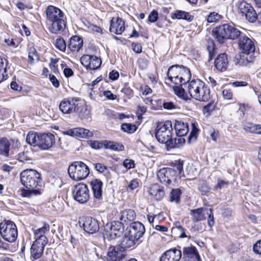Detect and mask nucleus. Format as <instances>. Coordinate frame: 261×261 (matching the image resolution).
Masks as SVG:
<instances>
[{
  "mask_svg": "<svg viewBox=\"0 0 261 261\" xmlns=\"http://www.w3.org/2000/svg\"><path fill=\"white\" fill-rule=\"evenodd\" d=\"M124 22L119 17H113L111 21L110 31L117 35H120L124 31Z\"/></svg>",
  "mask_w": 261,
  "mask_h": 261,
  "instance_id": "obj_20",
  "label": "nucleus"
},
{
  "mask_svg": "<svg viewBox=\"0 0 261 261\" xmlns=\"http://www.w3.org/2000/svg\"><path fill=\"white\" fill-rule=\"evenodd\" d=\"M163 107L165 109L171 110L179 109L178 106L171 101H165L163 103Z\"/></svg>",
  "mask_w": 261,
  "mask_h": 261,
  "instance_id": "obj_53",
  "label": "nucleus"
},
{
  "mask_svg": "<svg viewBox=\"0 0 261 261\" xmlns=\"http://www.w3.org/2000/svg\"><path fill=\"white\" fill-rule=\"evenodd\" d=\"M73 196L74 199L79 203H84L87 202L90 198L87 186L81 183L75 186Z\"/></svg>",
  "mask_w": 261,
  "mask_h": 261,
  "instance_id": "obj_9",
  "label": "nucleus"
},
{
  "mask_svg": "<svg viewBox=\"0 0 261 261\" xmlns=\"http://www.w3.org/2000/svg\"><path fill=\"white\" fill-rule=\"evenodd\" d=\"M79 117L82 120H89L91 118L90 110L87 106H83L81 108L79 113Z\"/></svg>",
  "mask_w": 261,
  "mask_h": 261,
  "instance_id": "obj_41",
  "label": "nucleus"
},
{
  "mask_svg": "<svg viewBox=\"0 0 261 261\" xmlns=\"http://www.w3.org/2000/svg\"><path fill=\"white\" fill-rule=\"evenodd\" d=\"M121 128L125 132L132 133L136 130V127L135 125H132L129 123H123L121 126Z\"/></svg>",
  "mask_w": 261,
  "mask_h": 261,
  "instance_id": "obj_49",
  "label": "nucleus"
},
{
  "mask_svg": "<svg viewBox=\"0 0 261 261\" xmlns=\"http://www.w3.org/2000/svg\"><path fill=\"white\" fill-rule=\"evenodd\" d=\"M149 194L156 200H162L165 196V191L162 186L154 184L150 186L148 191Z\"/></svg>",
  "mask_w": 261,
  "mask_h": 261,
  "instance_id": "obj_23",
  "label": "nucleus"
},
{
  "mask_svg": "<svg viewBox=\"0 0 261 261\" xmlns=\"http://www.w3.org/2000/svg\"><path fill=\"white\" fill-rule=\"evenodd\" d=\"M0 234L6 241L14 242L18 237L16 224L10 220H4L0 223Z\"/></svg>",
  "mask_w": 261,
  "mask_h": 261,
  "instance_id": "obj_5",
  "label": "nucleus"
},
{
  "mask_svg": "<svg viewBox=\"0 0 261 261\" xmlns=\"http://www.w3.org/2000/svg\"><path fill=\"white\" fill-rule=\"evenodd\" d=\"M20 180L27 189H37L41 182L40 174L33 169L23 170L20 174Z\"/></svg>",
  "mask_w": 261,
  "mask_h": 261,
  "instance_id": "obj_4",
  "label": "nucleus"
},
{
  "mask_svg": "<svg viewBox=\"0 0 261 261\" xmlns=\"http://www.w3.org/2000/svg\"><path fill=\"white\" fill-rule=\"evenodd\" d=\"M83 45L82 38L78 36H74L70 39L68 48L72 52H78Z\"/></svg>",
  "mask_w": 261,
  "mask_h": 261,
  "instance_id": "obj_28",
  "label": "nucleus"
},
{
  "mask_svg": "<svg viewBox=\"0 0 261 261\" xmlns=\"http://www.w3.org/2000/svg\"><path fill=\"white\" fill-rule=\"evenodd\" d=\"M181 257V251L171 249L166 251L161 257L160 261H179Z\"/></svg>",
  "mask_w": 261,
  "mask_h": 261,
  "instance_id": "obj_21",
  "label": "nucleus"
},
{
  "mask_svg": "<svg viewBox=\"0 0 261 261\" xmlns=\"http://www.w3.org/2000/svg\"><path fill=\"white\" fill-rule=\"evenodd\" d=\"M214 37L220 43H223L227 39H236L243 35L241 32L233 25L224 24L217 27L213 31Z\"/></svg>",
  "mask_w": 261,
  "mask_h": 261,
  "instance_id": "obj_3",
  "label": "nucleus"
},
{
  "mask_svg": "<svg viewBox=\"0 0 261 261\" xmlns=\"http://www.w3.org/2000/svg\"><path fill=\"white\" fill-rule=\"evenodd\" d=\"M229 184V182L228 180H225L220 178H218L217 184L214 187V189L217 190H221L222 188H227Z\"/></svg>",
  "mask_w": 261,
  "mask_h": 261,
  "instance_id": "obj_47",
  "label": "nucleus"
},
{
  "mask_svg": "<svg viewBox=\"0 0 261 261\" xmlns=\"http://www.w3.org/2000/svg\"><path fill=\"white\" fill-rule=\"evenodd\" d=\"M55 143V136L51 133L40 134L38 137V147L41 149L47 150Z\"/></svg>",
  "mask_w": 261,
  "mask_h": 261,
  "instance_id": "obj_16",
  "label": "nucleus"
},
{
  "mask_svg": "<svg viewBox=\"0 0 261 261\" xmlns=\"http://www.w3.org/2000/svg\"><path fill=\"white\" fill-rule=\"evenodd\" d=\"M158 18V13L156 11H152L148 16V19L150 22H155Z\"/></svg>",
  "mask_w": 261,
  "mask_h": 261,
  "instance_id": "obj_60",
  "label": "nucleus"
},
{
  "mask_svg": "<svg viewBox=\"0 0 261 261\" xmlns=\"http://www.w3.org/2000/svg\"><path fill=\"white\" fill-rule=\"evenodd\" d=\"M176 86H174L173 87L175 94L177 95L178 97L181 98H185V90L182 87L183 85H176Z\"/></svg>",
  "mask_w": 261,
  "mask_h": 261,
  "instance_id": "obj_46",
  "label": "nucleus"
},
{
  "mask_svg": "<svg viewBox=\"0 0 261 261\" xmlns=\"http://www.w3.org/2000/svg\"><path fill=\"white\" fill-rule=\"evenodd\" d=\"M103 147L105 149H109L115 151H122L124 149V147L122 144L107 140L103 141Z\"/></svg>",
  "mask_w": 261,
  "mask_h": 261,
  "instance_id": "obj_35",
  "label": "nucleus"
},
{
  "mask_svg": "<svg viewBox=\"0 0 261 261\" xmlns=\"http://www.w3.org/2000/svg\"><path fill=\"white\" fill-rule=\"evenodd\" d=\"M172 123L166 121L164 124L159 125L155 132L157 140L161 143H166L172 137Z\"/></svg>",
  "mask_w": 261,
  "mask_h": 261,
  "instance_id": "obj_7",
  "label": "nucleus"
},
{
  "mask_svg": "<svg viewBox=\"0 0 261 261\" xmlns=\"http://www.w3.org/2000/svg\"><path fill=\"white\" fill-rule=\"evenodd\" d=\"M249 9L244 15L249 22H254L257 20V15L252 6Z\"/></svg>",
  "mask_w": 261,
  "mask_h": 261,
  "instance_id": "obj_42",
  "label": "nucleus"
},
{
  "mask_svg": "<svg viewBox=\"0 0 261 261\" xmlns=\"http://www.w3.org/2000/svg\"><path fill=\"white\" fill-rule=\"evenodd\" d=\"M251 6L245 1H241L238 4V8L239 11L245 14L250 9Z\"/></svg>",
  "mask_w": 261,
  "mask_h": 261,
  "instance_id": "obj_43",
  "label": "nucleus"
},
{
  "mask_svg": "<svg viewBox=\"0 0 261 261\" xmlns=\"http://www.w3.org/2000/svg\"><path fill=\"white\" fill-rule=\"evenodd\" d=\"M64 19L48 22L49 31L53 34H58L63 31L65 28Z\"/></svg>",
  "mask_w": 261,
  "mask_h": 261,
  "instance_id": "obj_22",
  "label": "nucleus"
},
{
  "mask_svg": "<svg viewBox=\"0 0 261 261\" xmlns=\"http://www.w3.org/2000/svg\"><path fill=\"white\" fill-rule=\"evenodd\" d=\"M145 231L144 225L140 222H135L130 226L129 229L127 231L131 237H134L137 240H139L144 234Z\"/></svg>",
  "mask_w": 261,
  "mask_h": 261,
  "instance_id": "obj_19",
  "label": "nucleus"
},
{
  "mask_svg": "<svg viewBox=\"0 0 261 261\" xmlns=\"http://www.w3.org/2000/svg\"><path fill=\"white\" fill-rule=\"evenodd\" d=\"M157 176L161 182L170 185L172 181H175L176 171L170 168H164L158 172Z\"/></svg>",
  "mask_w": 261,
  "mask_h": 261,
  "instance_id": "obj_10",
  "label": "nucleus"
},
{
  "mask_svg": "<svg viewBox=\"0 0 261 261\" xmlns=\"http://www.w3.org/2000/svg\"><path fill=\"white\" fill-rule=\"evenodd\" d=\"M47 243L35 240L31 246L30 249V258L32 261H36L41 258L43 255L44 247ZM39 261H45L41 259Z\"/></svg>",
  "mask_w": 261,
  "mask_h": 261,
  "instance_id": "obj_15",
  "label": "nucleus"
},
{
  "mask_svg": "<svg viewBox=\"0 0 261 261\" xmlns=\"http://www.w3.org/2000/svg\"><path fill=\"white\" fill-rule=\"evenodd\" d=\"M207 50L209 55V61L211 60L214 56L215 52V45L213 41L210 42L207 46Z\"/></svg>",
  "mask_w": 261,
  "mask_h": 261,
  "instance_id": "obj_50",
  "label": "nucleus"
},
{
  "mask_svg": "<svg viewBox=\"0 0 261 261\" xmlns=\"http://www.w3.org/2000/svg\"><path fill=\"white\" fill-rule=\"evenodd\" d=\"M49 230V225L44 224L40 228L34 230V234L36 241H39L45 243H48V240L45 236V233Z\"/></svg>",
  "mask_w": 261,
  "mask_h": 261,
  "instance_id": "obj_27",
  "label": "nucleus"
},
{
  "mask_svg": "<svg viewBox=\"0 0 261 261\" xmlns=\"http://www.w3.org/2000/svg\"><path fill=\"white\" fill-rule=\"evenodd\" d=\"M187 90L190 96L197 100L206 101L210 98L209 88L199 79L189 82Z\"/></svg>",
  "mask_w": 261,
  "mask_h": 261,
  "instance_id": "obj_1",
  "label": "nucleus"
},
{
  "mask_svg": "<svg viewBox=\"0 0 261 261\" xmlns=\"http://www.w3.org/2000/svg\"><path fill=\"white\" fill-rule=\"evenodd\" d=\"M183 164L184 162L182 160H179L176 161L174 163V168L176 171V173L178 172V174H180L183 170Z\"/></svg>",
  "mask_w": 261,
  "mask_h": 261,
  "instance_id": "obj_56",
  "label": "nucleus"
},
{
  "mask_svg": "<svg viewBox=\"0 0 261 261\" xmlns=\"http://www.w3.org/2000/svg\"><path fill=\"white\" fill-rule=\"evenodd\" d=\"M124 227L122 222L113 221L105 226V235L108 239H114L123 233Z\"/></svg>",
  "mask_w": 261,
  "mask_h": 261,
  "instance_id": "obj_8",
  "label": "nucleus"
},
{
  "mask_svg": "<svg viewBox=\"0 0 261 261\" xmlns=\"http://www.w3.org/2000/svg\"><path fill=\"white\" fill-rule=\"evenodd\" d=\"M238 46L242 53L254 54L255 49L254 40L244 34L239 38Z\"/></svg>",
  "mask_w": 261,
  "mask_h": 261,
  "instance_id": "obj_11",
  "label": "nucleus"
},
{
  "mask_svg": "<svg viewBox=\"0 0 261 261\" xmlns=\"http://www.w3.org/2000/svg\"><path fill=\"white\" fill-rule=\"evenodd\" d=\"M171 17L173 19H184L189 21H192L193 19V17L189 13L181 10L175 11L171 14Z\"/></svg>",
  "mask_w": 261,
  "mask_h": 261,
  "instance_id": "obj_34",
  "label": "nucleus"
},
{
  "mask_svg": "<svg viewBox=\"0 0 261 261\" xmlns=\"http://www.w3.org/2000/svg\"><path fill=\"white\" fill-rule=\"evenodd\" d=\"M55 46L56 48L62 51H65L66 50V43L65 40L62 38L60 37L56 39Z\"/></svg>",
  "mask_w": 261,
  "mask_h": 261,
  "instance_id": "obj_45",
  "label": "nucleus"
},
{
  "mask_svg": "<svg viewBox=\"0 0 261 261\" xmlns=\"http://www.w3.org/2000/svg\"><path fill=\"white\" fill-rule=\"evenodd\" d=\"M20 195L23 197H30L33 195H38L41 194L39 189H22L20 191Z\"/></svg>",
  "mask_w": 261,
  "mask_h": 261,
  "instance_id": "obj_39",
  "label": "nucleus"
},
{
  "mask_svg": "<svg viewBox=\"0 0 261 261\" xmlns=\"http://www.w3.org/2000/svg\"><path fill=\"white\" fill-rule=\"evenodd\" d=\"M28 57L31 63H33L35 60H38V56L34 47L30 48Z\"/></svg>",
  "mask_w": 261,
  "mask_h": 261,
  "instance_id": "obj_48",
  "label": "nucleus"
},
{
  "mask_svg": "<svg viewBox=\"0 0 261 261\" xmlns=\"http://www.w3.org/2000/svg\"><path fill=\"white\" fill-rule=\"evenodd\" d=\"M183 256L185 260L195 256H198L199 253L195 247L193 246L185 247L182 249Z\"/></svg>",
  "mask_w": 261,
  "mask_h": 261,
  "instance_id": "obj_33",
  "label": "nucleus"
},
{
  "mask_svg": "<svg viewBox=\"0 0 261 261\" xmlns=\"http://www.w3.org/2000/svg\"><path fill=\"white\" fill-rule=\"evenodd\" d=\"M82 223L84 230L89 233H93L99 230V226L98 221L91 217H86L79 222Z\"/></svg>",
  "mask_w": 261,
  "mask_h": 261,
  "instance_id": "obj_17",
  "label": "nucleus"
},
{
  "mask_svg": "<svg viewBox=\"0 0 261 261\" xmlns=\"http://www.w3.org/2000/svg\"><path fill=\"white\" fill-rule=\"evenodd\" d=\"M125 251L120 246H110L108 250L107 261H122L125 256Z\"/></svg>",
  "mask_w": 261,
  "mask_h": 261,
  "instance_id": "obj_14",
  "label": "nucleus"
},
{
  "mask_svg": "<svg viewBox=\"0 0 261 261\" xmlns=\"http://www.w3.org/2000/svg\"><path fill=\"white\" fill-rule=\"evenodd\" d=\"M228 64V59L225 53L220 54L215 60V66L218 70L220 71H225Z\"/></svg>",
  "mask_w": 261,
  "mask_h": 261,
  "instance_id": "obj_26",
  "label": "nucleus"
},
{
  "mask_svg": "<svg viewBox=\"0 0 261 261\" xmlns=\"http://www.w3.org/2000/svg\"><path fill=\"white\" fill-rule=\"evenodd\" d=\"M220 16L217 13L213 12L210 13L207 18V21L208 22H214L220 19Z\"/></svg>",
  "mask_w": 261,
  "mask_h": 261,
  "instance_id": "obj_52",
  "label": "nucleus"
},
{
  "mask_svg": "<svg viewBox=\"0 0 261 261\" xmlns=\"http://www.w3.org/2000/svg\"><path fill=\"white\" fill-rule=\"evenodd\" d=\"M185 142V140L182 138L170 139L165 144L168 149L179 148L183 145Z\"/></svg>",
  "mask_w": 261,
  "mask_h": 261,
  "instance_id": "obj_36",
  "label": "nucleus"
},
{
  "mask_svg": "<svg viewBox=\"0 0 261 261\" xmlns=\"http://www.w3.org/2000/svg\"><path fill=\"white\" fill-rule=\"evenodd\" d=\"M76 137L88 138L93 136V133L89 129L83 127H76Z\"/></svg>",
  "mask_w": 261,
  "mask_h": 261,
  "instance_id": "obj_38",
  "label": "nucleus"
},
{
  "mask_svg": "<svg viewBox=\"0 0 261 261\" xmlns=\"http://www.w3.org/2000/svg\"><path fill=\"white\" fill-rule=\"evenodd\" d=\"M123 166L127 169H130L135 167V164L131 159H125L123 162Z\"/></svg>",
  "mask_w": 261,
  "mask_h": 261,
  "instance_id": "obj_54",
  "label": "nucleus"
},
{
  "mask_svg": "<svg viewBox=\"0 0 261 261\" xmlns=\"http://www.w3.org/2000/svg\"><path fill=\"white\" fill-rule=\"evenodd\" d=\"M254 60L253 54L242 53L236 56L235 63L239 66H244L253 62Z\"/></svg>",
  "mask_w": 261,
  "mask_h": 261,
  "instance_id": "obj_24",
  "label": "nucleus"
},
{
  "mask_svg": "<svg viewBox=\"0 0 261 261\" xmlns=\"http://www.w3.org/2000/svg\"><path fill=\"white\" fill-rule=\"evenodd\" d=\"M90 146L92 148L98 149L103 146V142H101L98 141H91Z\"/></svg>",
  "mask_w": 261,
  "mask_h": 261,
  "instance_id": "obj_62",
  "label": "nucleus"
},
{
  "mask_svg": "<svg viewBox=\"0 0 261 261\" xmlns=\"http://www.w3.org/2000/svg\"><path fill=\"white\" fill-rule=\"evenodd\" d=\"M48 22L65 18L64 13L59 8L53 6H49L46 10Z\"/></svg>",
  "mask_w": 261,
  "mask_h": 261,
  "instance_id": "obj_18",
  "label": "nucleus"
},
{
  "mask_svg": "<svg viewBox=\"0 0 261 261\" xmlns=\"http://www.w3.org/2000/svg\"><path fill=\"white\" fill-rule=\"evenodd\" d=\"M138 241V240L134 237H131L130 234L128 232H126L125 233L121 242V246H120L125 251L126 249L134 246Z\"/></svg>",
  "mask_w": 261,
  "mask_h": 261,
  "instance_id": "obj_30",
  "label": "nucleus"
},
{
  "mask_svg": "<svg viewBox=\"0 0 261 261\" xmlns=\"http://www.w3.org/2000/svg\"><path fill=\"white\" fill-rule=\"evenodd\" d=\"M207 209L198 208L191 211L190 214L192 216V220L194 222L203 221L206 219V212Z\"/></svg>",
  "mask_w": 261,
  "mask_h": 261,
  "instance_id": "obj_29",
  "label": "nucleus"
},
{
  "mask_svg": "<svg viewBox=\"0 0 261 261\" xmlns=\"http://www.w3.org/2000/svg\"><path fill=\"white\" fill-rule=\"evenodd\" d=\"M82 64L87 69L95 70L100 67L101 60L95 56L84 55L81 58Z\"/></svg>",
  "mask_w": 261,
  "mask_h": 261,
  "instance_id": "obj_12",
  "label": "nucleus"
},
{
  "mask_svg": "<svg viewBox=\"0 0 261 261\" xmlns=\"http://www.w3.org/2000/svg\"><path fill=\"white\" fill-rule=\"evenodd\" d=\"M181 191L179 189H173L170 194L171 201L178 202L179 200Z\"/></svg>",
  "mask_w": 261,
  "mask_h": 261,
  "instance_id": "obj_44",
  "label": "nucleus"
},
{
  "mask_svg": "<svg viewBox=\"0 0 261 261\" xmlns=\"http://www.w3.org/2000/svg\"><path fill=\"white\" fill-rule=\"evenodd\" d=\"M255 125L251 123H247L244 126V129L248 133L254 134Z\"/></svg>",
  "mask_w": 261,
  "mask_h": 261,
  "instance_id": "obj_59",
  "label": "nucleus"
},
{
  "mask_svg": "<svg viewBox=\"0 0 261 261\" xmlns=\"http://www.w3.org/2000/svg\"><path fill=\"white\" fill-rule=\"evenodd\" d=\"M168 79L175 85H185L189 82L191 74L189 69L182 65L170 67L167 72Z\"/></svg>",
  "mask_w": 261,
  "mask_h": 261,
  "instance_id": "obj_2",
  "label": "nucleus"
},
{
  "mask_svg": "<svg viewBox=\"0 0 261 261\" xmlns=\"http://www.w3.org/2000/svg\"><path fill=\"white\" fill-rule=\"evenodd\" d=\"M39 135V134L35 132H30L26 137L27 142L31 145L38 146V137Z\"/></svg>",
  "mask_w": 261,
  "mask_h": 261,
  "instance_id": "obj_40",
  "label": "nucleus"
},
{
  "mask_svg": "<svg viewBox=\"0 0 261 261\" xmlns=\"http://www.w3.org/2000/svg\"><path fill=\"white\" fill-rule=\"evenodd\" d=\"M139 186V180L138 179H134L131 180L128 185V188L130 190H134Z\"/></svg>",
  "mask_w": 261,
  "mask_h": 261,
  "instance_id": "obj_63",
  "label": "nucleus"
},
{
  "mask_svg": "<svg viewBox=\"0 0 261 261\" xmlns=\"http://www.w3.org/2000/svg\"><path fill=\"white\" fill-rule=\"evenodd\" d=\"M68 172L70 177L73 180H81L88 176L89 169L83 162H74L69 166Z\"/></svg>",
  "mask_w": 261,
  "mask_h": 261,
  "instance_id": "obj_6",
  "label": "nucleus"
},
{
  "mask_svg": "<svg viewBox=\"0 0 261 261\" xmlns=\"http://www.w3.org/2000/svg\"><path fill=\"white\" fill-rule=\"evenodd\" d=\"M78 102L77 98L64 99L60 102L59 109L64 114H72L76 111Z\"/></svg>",
  "mask_w": 261,
  "mask_h": 261,
  "instance_id": "obj_13",
  "label": "nucleus"
},
{
  "mask_svg": "<svg viewBox=\"0 0 261 261\" xmlns=\"http://www.w3.org/2000/svg\"><path fill=\"white\" fill-rule=\"evenodd\" d=\"M49 78L50 82L55 87L58 88L59 87L60 83L54 75L50 74Z\"/></svg>",
  "mask_w": 261,
  "mask_h": 261,
  "instance_id": "obj_64",
  "label": "nucleus"
},
{
  "mask_svg": "<svg viewBox=\"0 0 261 261\" xmlns=\"http://www.w3.org/2000/svg\"><path fill=\"white\" fill-rule=\"evenodd\" d=\"M174 129L177 135L179 137L186 135L189 131L187 123L178 120L175 121Z\"/></svg>",
  "mask_w": 261,
  "mask_h": 261,
  "instance_id": "obj_31",
  "label": "nucleus"
},
{
  "mask_svg": "<svg viewBox=\"0 0 261 261\" xmlns=\"http://www.w3.org/2000/svg\"><path fill=\"white\" fill-rule=\"evenodd\" d=\"M253 251L255 254L261 255V239L253 245Z\"/></svg>",
  "mask_w": 261,
  "mask_h": 261,
  "instance_id": "obj_58",
  "label": "nucleus"
},
{
  "mask_svg": "<svg viewBox=\"0 0 261 261\" xmlns=\"http://www.w3.org/2000/svg\"><path fill=\"white\" fill-rule=\"evenodd\" d=\"M90 185L94 198L98 200H101L102 193V182L99 179H94L91 181Z\"/></svg>",
  "mask_w": 261,
  "mask_h": 261,
  "instance_id": "obj_25",
  "label": "nucleus"
},
{
  "mask_svg": "<svg viewBox=\"0 0 261 261\" xmlns=\"http://www.w3.org/2000/svg\"><path fill=\"white\" fill-rule=\"evenodd\" d=\"M10 143L6 138L0 139V152L2 155L8 156L9 153Z\"/></svg>",
  "mask_w": 261,
  "mask_h": 261,
  "instance_id": "obj_37",
  "label": "nucleus"
},
{
  "mask_svg": "<svg viewBox=\"0 0 261 261\" xmlns=\"http://www.w3.org/2000/svg\"><path fill=\"white\" fill-rule=\"evenodd\" d=\"M136 217L135 211L133 210H124L120 212V219L124 222H130L134 221Z\"/></svg>",
  "mask_w": 261,
  "mask_h": 261,
  "instance_id": "obj_32",
  "label": "nucleus"
},
{
  "mask_svg": "<svg viewBox=\"0 0 261 261\" xmlns=\"http://www.w3.org/2000/svg\"><path fill=\"white\" fill-rule=\"evenodd\" d=\"M199 191L201 193V195H205L209 192L210 190V187L205 182L201 183L199 188Z\"/></svg>",
  "mask_w": 261,
  "mask_h": 261,
  "instance_id": "obj_51",
  "label": "nucleus"
},
{
  "mask_svg": "<svg viewBox=\"0 0 261 261\" xmlns=\"http://www.w3.org/2000/svg\"><path fill=\"white\" fill-rule=\"evenodd\" d=\"M222 95L225 99L230 100L232 98L233 93L230 89L225 88L222 91Z\"/></svg>",
  "mask_w": 261,
  "mask_h": 261,
  "instance_id": "obj_55",
  "label": "nucleus"
},
{
  "mask_svg": "<svg viewBox=\"0 0 261 261\" xmlns=\"http://www.w3.org/2000/svg\"><path fill=\"white\" fill-rule=\"evenodd\" d=\"M206 215L208 216V224L210 227H212L215 223L213 214L211 210H206Z\"/></svg>",
  "mask_w": 261,
  "mask_h": 261,
  "instance_id": "obj_57",
  "label": "nucleus"
},
{
  "mask_svg": "<svg viewBox=\"0 0 261 261\" xmlns=\"http://www.w3.org/2000/svg\"><path fill=\"white\" fill-rule=\"evenodd\" d=\"M215 106L214 102H210L206 106H204L203 109V112L204 114L208 113L213 111L215 109Z\"/></svg>",
  "mask_w": 261,
  "mask_h": 261,
  "instance_id": "obj_61",
  "label": "nucleus"
}]
</instances>
